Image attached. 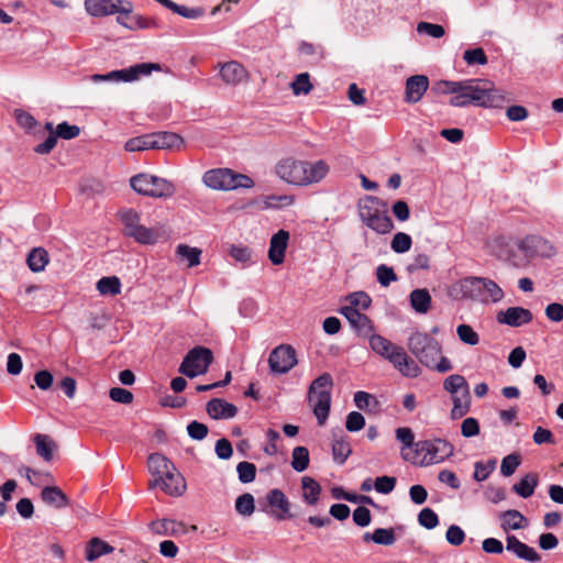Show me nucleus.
I'll list each match as a JSON object with an SVG mask.
<instances>
[{"label": "nucleus", "instance_id": "obj_1", "mask_svg": "<svg viewBox=\"0 0 563 563\" xmlns=\"http://www.w3.org/2000/svg\"><path fill=\"white\" fill-rule=\"evenodd\" d=\"M431 93L453 95L450 104L460 108L470 104L482 108H501L508 101L503 90L495 88L492 81L481 79L438 80L432 85Z\"/></svg>", "mask_w": 563, "mask_h": 563}, {"label": "nucleus", "instance_id": "obj_2", "mask_svg": "<svg viewBox=\"0 0 563 563\" xmlns=\"http://www.w3.org/2000/svg\"><path fill=\"white\" fill-rule=\"evenodd\" d=\"M329 173V165L320 159L314 163L282 159L276 165V174L284 181L295 186H308L321 181Z\"/></svg>", "mask_w": 563, "mask_h": 563}, {"label": "nucleus", "instance_id": "obj_3", "mask_svg": "<svg viewBox=\"0 0 563 563\" xmlns=\"http://www.w3.org/2000/svg\"><path fill=\"white\" fill-rule=\"evenodd\" d=\"M368 343L373 352L390 362L404 376L413 378L420 375L419 365L407 355L402 346L394 344L379 334L371 335Z\"/></svg>", "mask_w": 563, "mask_h": 563}, {"label": "nucleus", "instance_id": "obj_4", "mask_svg": "<svg viewBox=\"0 0 563 563\" xmlns=\"http://www.w3.org/2000/svg\"><path fill=\"white\" fill-rule=\"evenodd\" d=\"M386 203L378 197L365 196L358 201V216L362 222L377 234H387L394 229Z\"/></svg>", "mask_w": 563, "mask_h": 563}, {"label": "nucleus", "instance_id": "obj_5", "mask_svg": "<svg viewBox=\"0 0 563 563\" xmlns=\"http://www.w3.org/2000/svg\"><path fill=\"white\" fill-rule=\"evenodd\" d=\"M332 386L333 378L331 374L323 373L312 380L308 389V401L313 409L319 426H323L329 417Z\"/></svg>", "mask_w": 563, "mask_h": 563}, {"label": "nucleus", "instance_id": "obj_6", "mask_svg": "<svg viewBox=\"0 0 563 563\" xmlns=\"http://www.w3.org/2000/svg\"><path fill=\"white\" fill-rule=\"evenodd\" d=\"M202 180L207 187L224 191L239 188L250 189L254 186L250 176L229 168L210 169L203 174Z\"/></svg>", "mask_w": 563, "mask_h": 563}, {"label": "nucleus", "instance_id": "obj_7", "mask_svg": "<svg viewBox=\"0 0 563 563\" xmlns=\"http://www.w3.org/2000/svg\"><path fill=\"white\" fill-rule=\"evenodd\" d=\"M130 184L137 194L153 198H169L176 191L172 181L148 174L133 176Z\"/></svg>", "mask_w": 563, "mask_h": 563}, {"label": "nucleus", "instance_id": "obj_8", "mask_svg": "<svg viewBox=\"0 0 563 563\" xmlns=\"http://www.w3.org/2000/svg\"><path fill=\"white\" fill-rule=\"evenodd\" d=\"M408 349L427 367L434 365V361H438L442 352L441 344L422 332H415L409 336Z\"/></svg>", "mask_w": 563, "mask_h": 563}, {"label": "nucleus", "instance_id": "obj_9", "mask_svg": "<svg viewBox=\"0 0 563 563\" xmlns=\"http://www.w3.org/2000/svg\"><path fill=\"white\" fill-rule=\"evenodd\" d=\"M454 453V446L445 439L421 440L416 444V454H422L421 466L439 464L451 457Z\"/></svg>", "mask_w": 563, "mask_h": 563}, {"label": "nucleus", "instance_id": "obj_10", "mask_svg": "<svg viewBox=\"0 0 563 563\" xmlns=\"http://www.w3.org/2000/svg\"><path fill=\"white\" fill-rule=\"evenodd\" d=\"M162 66L157 63H141L130 66L129 68L112 70L108 74H95L90 77L93 82L101 81H124L131 82L137 80L142 76H148L152 71H161Z\"/></svg>", "mask_w": 563, "mask_h": 563}, {"label": "nucleus", "instance_id": "obj_11", "mask_svg": "<svg viewBox=\"0 0 563 563\" xmlns=\"http://www.w3.org/2000/svg\"><path fill=\"white\" fill-rule=\"evenodd\" d=\"M213 362V353L205 346H195L184 357L178 372L189 378L205 374Z\"/></svg>", "mask_w": 563, "mask_h": 563}, {"label": "nucleus", "instance_id": "obj_12", "mask_svg": "<svg viewBox=\"0 0 563 563\" xmlns=\"http://www.w3.org/2000/svg\"><path fill=\"white\" fill-rule=\"evenodd\" d=\"M296 350L289 344L276 346L268 356L269 371L274 375L288 373L297 365Z\"/></svg>", "mask_w": 563, "mask_h": 563}, {"label": "nucleus", "instance_id": "obj_13", "mask_svg": "<svg viewBox=\"0 0 563 563\" xmlns=\"http://www.w3.org/2000/svg\"><path fill=\"white\" fill-rule=\"evenodd\" d=\"M526 258L552 257L555 254L554 245L547 239L532 234L518 240L516 243Z\"/></svg>", "mask_w": 563, "mask_h": 563}, {"label": "nucleus", "instance_id": "obj_14", "mask_svg": "<svg viewBox=\"0 0 563 563\" xmlns=\"http://www.w3.org/2000/svg\"><path fill=\"white\" fill-rule=\"evenodd\" d=\"M87 12L92 16H106L133 10L128 0H85Z\"/></svg>", "mask_w": 563, "mask_h": 563}, {"label": "nucleus", "instance_id": "obj_15", "mask_svg": "<svg viewBox=\"0 0 563 563\" xmlns=\"http://www.w3.org/2000/svg\"><path fill=\"white\" fill-rule=\"evenodd\" d=\"M482 283L479 277L470 276L453 283L448 288V296L456 301L471 300L476 301L479 296L478 285Z\"/></svg>", "mask_w": 563, "mask_h": 563}, {"label": "nucleus", "instance_id": "obj_16", "mask_svg": "<svg viewBox=\"0 0 563 563\" xmlns=\"http://www.w3.org/2000/svg\"><path fill=\"white\" fill-rule=\"evenodd\" d=\"M340 313L347 319L358 336L369 340L371 335L375 334L373 321L366 314L361 313L358 309L354 307H342Z\"/></svg>", "mask_w": 563, "mask_h": 563}, {"label": "nucleus", "instance_id": "obj_17", "mask_svg": "<svg viewBox=\"0 0 563 563\" xmlns=\"http://www.w3.org/2000/svg\"><path fill=\"white\" fill-rule=\"evenodd\" d=\"M266 501L272 508V516L277 520H285L292 517L290 514V501L278 488L271 489L266 495Z\"/></svg>", "mask_w": 563, "mask_h": 563}, {"label": "nucleus", "instance_id": "obj_18", "mask_svg": "<svg viewBox=\"0 0 563 563\" xmlns=\"http://www.w3.org/2000/svg\"><path fill=\"white\" fill-rule=\"evenodd\" d=\"M156 486L170 496H181L186 489L184 477L176 471H170L163 478H155L150 483V487Z\"/></svg>", "mask_w": 563, "mask_h": 563}, {"label": "nucleus", "instance_id": "obj_19", "mask_svg": "<svg viewBox=\"0 0 563 563\" xmlns=\"http://www.w3.org/2000/svg\"><path fill=\"white\" fill-rule=\"evenodd\" d=\"M497 321L509 327H521L532 321L533 316L529 309L522 307H510L497 313Z\"/></svg>", "mask_w": 563, "mask_h": 563}, {"label": "nucleus", "instance_id": "obj_20", "mask_svg": "<svg viewBox=\"0 0 563 563\" xmlns=\"http://www.w3.org/2000/svg\"><path fill=\"white\" fill-rule=\"evenodd\" d=\"M289 238V232L284 229H280L277 233L273 234L268 249V258L272 264L280 265L284 263Z\"/></svg>", "mask_w": 563, "mask_h": 563}, {"label": "nucleus", "instance_id": "obj_21", "mask_svg": "<svg viewBox=\"0 0 563 563\" xmlns=\"http://www.w3.org/2000/svg\"><path fill=\"white\" fill-rule=\"evenodd\" d=\"M506 550L514 553L518 559L530 563H539L541 561L540 554L532 547L521 542L514 534L507 536Z\"/></svg>", "mask_w": 563, "mask_h": 563}, {"label": "nucleus", "instance_id": "obj_22", "mask_svg": "<svg viewBox=\"0 0 563 563\" xmlns=\"http://www.w3.org/2000/svg\"><path fill=\"white\" fill-rule=\"evenodd\" d=\"M429 88V78L426 75H413L406 80L405 101L419 102Z\"/></svg>", "mask_w": 563, "mask_h": 563}, {"label": "nucleus", "instance_id": "obj_23", "mask_svg": "<svg viewBox=\"0 0 563 563\" xmlns=\"http://www.w3.org/2000/svg\"><path fill=\"white\" fill-rule=\"evenodd\" d=\"M478 290L479 296L476 301L487 305L497 303L503 300L505 294L504 290L493 280L486 277H479Z\"/></svg>", "mask_w": 563, "mask_h": 563}, {"label": "nucleus", "instance_id": "obj_24", "mask_svg": "<svg viewBox=\"0 0 563 563\" xmlns=\"http://www.w3.org/2000/svg\"><path fill=\"white\" fill-rule=\"evenodd\" d=\"M117 21L122 26L129 30H145V29H157L158 23L156 20L140 14H132V10L129 12H120Z\"/></svg>", "mask_w": 563, "mask_h": 563}, {"label": "nucleus", "instance_id": "obj_25", "mask_svg": "<svg viewBox=\"0 0 563 563\" xmlns=\"http://www.w3.org/2000/svg\"><path fill=\"white\" fill-rule=\"evenodd\" d=\"M206 411L214 420L231 419L238 413V407L222 398H213L207 402Z\"/></svg>", "mask_w": 563, "mask_h": 563}, {"label": "nucleus", "instance_id": "obj_26", "mask_svg": "<svg viewBox=\"0 0 563 563\" xmlns=\"http://www.w3.org/2000/svg\"><path fill=\"white\" fill-rule=\"evenodd\" d=\"M150 527L154 533L161 536L178 537L186 534L188 531V528L184 522L176 521L174 519L155 520L151 522Z\"/></svg>", "mask_w": 563, "mask_h": 563}, {"label": "nucleus", "instance_id": "obj_27", "mask_svg": "<svg viewBox=\"0 0 563 563\" xmlns=\"http://www.w3.org/2000/svg\"><path fill=\"white\" fill-rule=\"evenodd\" d=\"M245 68L238 62H228L220 68V77L228 85H238L246 78Z\"/></svg>", "mask_w": 563, "mask_h": 563}, {"label": "nucleus", "instance_id": "obj_28", "mask_svg": "<svg viewBox=\"0 0 563 563\" xmlns=\"http://www.w3.org/2000/svg\"><path fill=\"white\" fill-rule=\"evenodd\" d=\"M153 150H174L180 148L184 140L180 135L174 132H153Z\"/></svg>", "mask_w": 563, "mask_h": 563}, {"label": "nucleus", "instance_id": "obj_29", "mask_svg": "<svg viewBox=\"0 0 563 563\" xmlns=\"http://www.w3.org/2000/svg\"><path fill=\"white\" fill-rule=\"evenodd\" d=\"M114 548L102 539L95 537L90 539L85 549V559L88 562H93L102 555L110 554Z\"/></svg>", "mask_w": 563, "mask_h": 563}, {"label": "nucleus", "instance_id": "obj_30", "mask_svg": "<svg viewBox=\"0 0 563 563\" xmlns=\"http://www.w3.org/2000/svg\"><path fill=\"white\" fill-rule=\"evenodd\" d=\"M334 440L332 443V455L334 462L342 465L346 459L352 453V449L350 442L347 441V437L343 433L342 430H339V434L333 433Z\"/></svg>", "mask_w": 563, "mask_h": 563}, {"label": "nucleus", "instance_id": "obj_31", "mask_svg": "<svg viewBox=\"0 0 563 563\" xmlns=\"http://www.w3.org/2000/svg\"><path fill=\"white\" fill-rule=\"evenodd\" d=\"M41 498L45 504L58 509L64 508L69 504L68 497L57 486L44 487L41 492Z\"/></svg>", "mask_w": 563, "mask_h": 563}, {"label": "nucleus", "instance_id": "obj_32", "mask_svg": "<svg viewBox=\"0 0 563 563\" xmlns=\"http://www.w3.org/2000/svg\"><path fill=\"white\" fill-rule=\"evenodd\" d=\"M148 468L156 478H163L168 472L176 471L175 465L163 454L153 453L148 456Z\"/></svg>", "mask_w": 563, "mask_h": 563}, {"label": "nucleus", "instance_id": "obj_33", "mask_svg": "<svg viewBox=\"0 0 563 563\" xmlns=\"http://www.w3.org/2000/svg\"><path fill=\"white\" fill-rule=\"evenodd\" d=\"M48 263V252L41 246L33 247L26 256V264L33 273L43 272Z\"/></svg>", "mask_w": 563, "mask_h": 563}, {"label": "nucleus", "instance_id": "obj_34", "mask_svg": "<svg viewBox=\"0 0 563 563\" xmlns=\"http://www.w3.org/2000/svg\"><path fill=\"white\" fill-rule=\"evenodd\" d=\"M500 527L504 531L508 530H519L526 527L527 519L519 511L515 509H509L500 514Z\"/></svg>", "mask_w": 563, "mask_h": 563}, {"label": "nucleus", "instance_id": "obj_35", "mask_svg": "<svg viewBox=\"0 0 563 563\" xmlns=\"http://www.w3.org/2000/svg\"><path fill=\"white\" fill-rule=\"evenodd\" d=\"M409 300L412 309L418 313H427L431 308V296L426 288H418L410 292Z\"/></svg>", "mask_w": 563, "mask_h": 563}, {"label": "nucleus", "instance_id": "obj_36", "mask_svg": "<svg viewBox=\"0 0 563 563\" xmlns=\"http://www.w3.org/2000/svg\"><path fill=\"white\" fill-rule=\"evenodd\" d=\"M539 484L537 473H528L518 483L512 486V490L522 498H529L534 494Z\"/></svg>", "mask_w": 563, "mask_h": 563}, {"label": "nucleus", "instance_id": "obj_37", "mask_svg": "<svg viewBox=\"0 0 563 563\" xmlns=\"http://www.w3.org/2000/svg\"><path fill=\"white\" fill-rule=\"evenodd\" d=\"M33 440L36 446L37 455H40L46 462L52 461L53 451L56 448L54 441L48 435L41 433L35 434Z\"/></svg>", "mask_w": 563, "mask_h": 563}, {"label": "nucleus", "instance_id": "obj_38", "mask_svg": "<svg viewBox=\"0 0 563 563\" xmlns=\"http://www.w3.org/2000/svg\"><path fill=\"white\" fill-rule=\"evenodd\" d=\"M201 250L187 244H178L175 251L176 256L187 262L188 267H195L200 264Z\"/></svg>", "mask_w": 563, "mask_h": 563}, {"label": "nucleus", "instance_id": "obj_39", "mask_svg": "<svg viewBox=\"0 0 563 563\" xmlns=\"http://www.w3.org/2000/svg\"><path fill=\"white\" fill-rule=\"evenodd\" d=\"M395 438L401 443L400 451L404 460H407L406 450L412 449L416 452L417 442H415V433L409 427L397 428L395 430Z\"/></svg>", "mask_w": 563, "mask_h": 563}, {"label": "nucleus", "instance_id": "obj_40", "mask_svg": "<svg viewBox=\"0 0 563 563\" xmlns=\"http://www.w3.org/2000/svg\"><path fill=\"white\" fill-rule=\"evenodd\" d=\"M301 485L303 488V499L309 505H316L319 501V496L321 493V486L318 482L309 476H305L301 479Z\"/></svg>", "mask_w": 563, "mask_h": 563}, {"label": "nucleus", "instance_id": "obj_41", "mask_svg": "<svg viewBox=\"0 0 563 563\" xmlns=\"http://www.w3.org/2000/svg\"><path fill=\"white\" fill-rule=\"evenodd\" d=\"M310 457L309 450L306 446H296L291 454V467L301 473L309 466Z\"/></svg>", "mask_w": 563, "mask_h": 563}, {"label": "nucleus", "instance_id": "obj_42", "mask_svg": "<svg viewBox=\"0 0 563 563\" xmlns=\"http://www.w3.org/2000/svg\"><path fill=\"white\" fill-rule=\"evenodd\" d=\"M97 289L101 295L115 296L121 292V282L117 276L102 277L97 282Z\"/></svg>", "mask_w": 563, "mask_h": 563}, {"label": "nucleus", "instance_id": "obj_43", "mask_svg": "<svg viewBox=\"0 0 563 563\" xmlns=\"http://www.w3.org/2000/svg\"><path fill=\"white\" fill-rule=\"evenodd\" d=\"M126 235L141 244H155L157 242V233L142 224L130 231Z\"/></svg>", "mask_w": 563, "mask_h": 563}, {"label": "nucleus", "instance_id": "obj_44", "mask_svg": "<svg viewBox=\"0 0 563 563\" xmlns=\"http://www.w3.org/2000/svg\"><path fill=\"white\" fill-rule=\"evenodd\" d=\"M443 388L452 396L461 394L465 389H470L465 377L460 374H453L446 377L443 382Z\"/></svg>", "mask_w": 563, "mask_h": 563}, {"label": "nucleus", "instance_id": "obj_45", "mask_svg": "<svg viewBox=\"0 0 563 563\" xmlns=\"http://www.w3.org/2000/svg\"><path fill=\"white\" fill-rule=\"evenodd\" d=\"M124 148L128 152L153 150L152 133L132 137L125 142Z\"/></svg>", "mask_w": 563, "mask_h": 563}, {"label": "nucleus", "instance_id": "obj_46", "mask_svg": "<svg viewBox=\"0 0 563 563\" xmlns=\"http://www.w3.org/2000/svg\"><path fill=\"white\" fill-rule=\"evenodd\" d=\"M235 510L241 516L250 517L255 510L253 495L250 493L240 495L235 500Z\"/></svg>", "mask_w": 563, "mask_h": 563}, {"label": "nucleus", "instance_id": "obj_47", "mask_svg": "<svg viewBox=\"0 0 563 563\" xmlns=\"http://www.w3.org/2000/svg\"><path fill=\"white\" fill-rule=\"evenodd\" d=\"M291 89L295 96L308 95L312 90L309 74L301 73L297 75L295 80L291 82Z\"/></svg>", "mask_w": 563, "mask_h": 563}, {"label": "nucleus", "instance_id": "obj_48", "mask_svg": "<svg viewBox=\"0 0 563 563\" xmlns=\"http://www.w3.org/2000/svg\"><path fill=\"white\" fill-rule=\"evenodd\" d=\"M120 220L124 225V234H128L133 229L141 224L140 214L133 209L122 210L119 213Z\"/></svg>", "mask_w": 563, "mask_h": 563}, {"label": "nucleus", "instance_id": "obj_49", "mask_svg": "<svg viewBox=\"0 0 563 563\" xmlns=\"http://www.w3.org/2000/svg\"><path fill=\"white\" fill-rule=\"evenodd\" d=\"M411 236L405 232H397L390 243V247L395 253H406L411 249Z\"/></svg>", "mask_w": 563, "mask_h": 563}, {"label": "nucleus", "instance_id": "obj_50", "mask_svg": "<svg viewBox=\"0 0 563 563\" xmlns=\"http://www.w3.org/2000/svg\"><path fill=\"white\" fill-rule=\"evenodd\" d=\"M239 481L243 484L252 483L256 477V466L251 462H240L236 466Z\"/></svg>", "mask_w": 563, "mask_h": 563}, {"label": "nucleus", "instance_id": "obj_51", "mask_svg": "<svg viewBox=\"0 0 563 563\" xmlns=\"http://www.w3.org/2000/svg\"><path fill=\"white\" fill-rule=\"evenodd\" d=\"M521 463V457L518 453H512L505 456L501 461L500 473L503 476H511Z\"/></svg>", "mask_w": 563, "mask_h": 563}, {"label": "nucleus", "instance_id": "obj_52", "mask_svg": "<svg viewBox=\"0 0 563 563\" xmlns=\"http://www.w3.org/2000/svg\"><path fill=\"white\" fill-rule=\"evenodd\" d=\"M14 117L16 123L26 132H31L38 124L36 119L30 112L24 111L22 109H16L14 111Z\"/></svg>", "mask_w": 563, "mask_h": 563}, {"label": "nucleus", "instance_id": "obj_53", "mask_svg": "<svg viewBox=\"0 0 563 563\" xmlns=\"http://www.w3.org/2000/svg\"><path fill=\"white\" fill-rule=\"evenodd\" d=\"M376 277L378 283L383 287L389 286L393 282H396L398 279L396 273L394 272L393 267H389L385 264H380L376 268Z\"/></svg>", "mask_w": 563, "mask_h": 563}, {"label": "nucleus", "instance_id": "obj_54", "mask_svg": "<svg viewBox=\"0 0 563 563\" xmlns=\"http://www.w3.org/2000/svg\"><path fill=\"white\" fill-rule=\"evenodd\" d=\"M169 10L173 11L174 13L181 15L183 18L194 19V20L201 18L205 13V10L202 8H188L186 5L177 4L174 1L170 5Z\"/></svg>", "mask_w": 563, "mask_h": 563}, {"label": "nucleus", "instance_id": "obj_55", "mask_svg": "<svg viewBox=\"0 0 563 563\" xmlns=\"http://www.w3.org/2000/svg\"><path fill=\"white\" fill-rule=\"evenodd\" d=\"M396 541L395 530L393 528H377L374 530V543L379 545H393Z\"/></svg>", "mask_w": 563, "mask_h": 563}, {"label": "nucleus", "instance_id": "obj_56", "mask_svg": "<svg viewBox=\"0 0 563 563\" xmlns=\"http://www.w3.org/2000/svg\"><path fill=\"white\" fill-rule=\"evenodd\" d=\"M459 339L468 345H476L479 342L478 334L468 324H460L456 329Z\"/></svg>", "mask_w": 563, "mask_h": 563}, {"label": "nucleus", "instance_id": "obj_57", "mask_svg": "<svg viewBox=\"0 0 563 563\" xmlns=\"http://www.w3.org/2000/svg\"><path fill=\"white\" fill-rule=\"evenodd\" d=\"M418 522L430 530L439 525V517L431 508H423L418 515Z\"/></svg>", "mask_w": 563, "mask_h": 563}, {"label": "nucleus", "instance_id": "obj_58", "mask_svg": "<svg viewBox=\"0 0 563 563\" xmlns=\"http://www.w3.org/2000/svg\"><path fill=\"white\" fill-rule=\"evenodd\" d=\"M55 133L58 137L63 140H73L80 134V128L78 125H71L68 122L64 121L57 124Z\"/></svg>", "mask_w": 563, "mask_h": 563}, {"label": "nucleus", "instance_id": "obj_59", "mask_svg": "<svg viewBox=\"0 0 563 563\" xmlns=\"http://www.w3.org/2000/svg\"><path fill=\"white\" fill-rule=\"evenodd\" d=\"M417 31L420 34L424 33L433 38H440L445 34V30L442 25L429 22H419Z\"/></svg>", "mask_w": 563, "mask_h": 563}, {"label": "nucleus", "instance_id": "obj_60", "mask_svg": "<svg viewBox=\"0 0 563 563\" xmlns=\"http://www.w3.org/2000/svg\"><path fill=\"white\" fill-rule=\"evenodd\" d=\"M495 466H496L495 460L488 461L487 464H485L483 462H476L474 465V467H475L474 475H473L474 479L477 482L485 481L486 478H488L490 473L495 470Z\"/></svg>", "mask_w": 563, "mask_h": 563}, {"label": "nucleus", "instance_id": "obj_61", "mask_svg": "<svg viewBox=\"0 0 563 563\" xmlns=\"http://www.w3.org/2000/svg\"><path fill=\"white\" fill-rule=\"evenodd\" d=\"M396 483V477L383 475L375 479L374 487L377 493L387 495L394 490Z\"/></svg>", "mask_w": 563, "mask_h": 563}, {"label": "nucleus", "instance_id": "obj_62", "mask_svg": "<svg viewBox=\"0 0 563 563\" xmlns=\"http://www.w3.org/2000/svg\"><path fill=\"white\" fill-rule=\"evenodd\" d=\"M463 58L468 65H486L488 62L484 49L481 47L465 51Z\"/></svg>", "mask_w": 563, "mask_h": 563}, {"label": "nucleus", "instance_id": "obj_63", "mask_svg": "<svg viewBox=\"0 0 563 563\" xmlns=\"http://www.w3.org/2000/svg\"><path fill=\"white\" fill-rule=\"evenodd\" d=\"M347 299L350 301L349 307H354L355 309L361 308L366 310L372 303L371 297L364 291L353 292L347 297Z\"/></svg>", "mask_w": 563, "mask_h": 563}, {"label": "nucleus", "instance_id": "obj_64", "mask_svg": "<svg viewBox=\"0 0 563 563\" xmlns=\"http://www.w3.org/2000/svg\"><path fill=\"white\" fill-rule=\"evenodd\" d=\"M109 397L112 401L123 405H129L133 401V394L121 387H112L109 390Z\"/></svg>", "mask_w": 563, "mask_h": 563}]
</instances>
